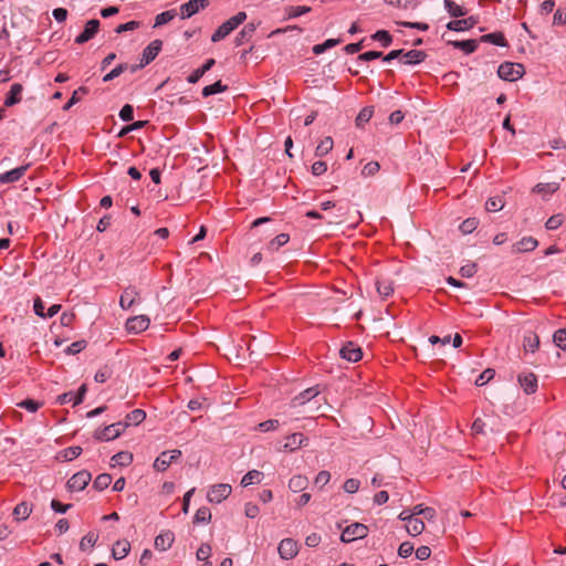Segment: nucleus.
Masks as SVG:
<instances>
[{"instance_id": "b1692460", "label": "nucleus", "mask_w": 566, "mask_h": 566, "mask_svg": "<svg viewBox=\"0 0 566 566\" xmlns=\"http://www.w3.org/2000/svg\"><path fill=\"white\" fill-rule=\"evenodd\" d=\"M476 23L473 17L461 20H453L447 24V28L452 31H464L471 29Z\"/></svg>"}, {"instance_id": "69168bd1", "label": "nucleus", "mask_w": 566, "mask_h": 566, "mask_svg": "<svg viewBox=\"0 0 566 566\" xmlns=\"http://www.w3.org/2000/svg\"><path fill=\"white\" fill-rule=\"evenodd\" d=\"M18 406L30 411V412H35L40 408L41 403L33 399H25V400L21 401L20 403H18Z\"/></svg>"}, {"instance_id": "a19ab883", "label": "nucleus", "mask_w": 566, "mask_h": 566, "mask_svg": "<svg viewBox=\"0 0 566 566\" xmlns=\"http://www.w3.org/2000/svg\"><path fill=\"white\" fill-rule=\"evenodd\" d=\"M30 513H31V507L25 502L18 504L13 510V516L18 521L27 520L29 517Z\"/></svg>"}, {"instance_id": "1a4fd4ad", "label": "nucleus", "mask_w": 566, "mask_h": 566, "mask_svg": "<svg viewBox=\"0 0 566 566\" xmlns=\"http://www.w3.org/2000/svg\"><path fill=\"white\" fill-rule=\"evenodd\" d=\"M209 0H190L180 7L181 19H188L209 6Z\"/></svg>"}, {"instance_id": "774afa93", "label": "nucleus", "mask_w": 566, "mask_h": 566, "mask_svg": "<svg viewBox=\"0 0 566 566\" xmlns=\"http://www.w3.org/2000/svg\"><path fill=\"white\" fill-rule=\"evenodd\" d=\"M413 552V544L410 542H403L398 548V555L402 558L410 556Z\"/></svg>"}, {"instance_id": "20e7f679", "label": "nucleus", "mask_w": 566, "mask_h": 566, "mask_svg": "<svg viewBox=\"0 0 566 566\" xmlns=\"http://www.w3.org/2000/svg\"><path fill=\"white\" fill-rule=\"evenodd\" d=\"M368 534V527L361 523L348 525L342 533L340 539L344 543H350L356 539L365 538Z\"/></svg>"}, {"instance_id": "5fc2aeb1", "label": "nucleus", "mask_w": 566, "mask_h": 566, "mask_svg": "<svg viewBox=\"0 0 566 566\" xmlns=\"http://www.w3.org/2000/svg\"><path fill=\"white\" fill-rule=\"evenodd\" d=\"M126 70H128V64L122 63L118 64L115 69H113L109 73H107L104 77V82H109L116 77H118L122 73H124Z\"/></svg>"}, {"instance_id": "473e14b6", "label": "nucleus", "mask_w": 566, "mask_h": 566, "mask_svg": "<svg viewBox=\"0 0 566 566\" xmlns=\"http://www.w3.org/2000/svg\"><path fill=\"white\" fill-rule=\"evenodd\" d=\"M129 547H130V545L126 541H118V542H116L114 547H113V556L116 559H123L124 557L127 556V554L129 552Z\"/></svg>"}, {"instance_id": "0e129e2a", "label": "nucleus", "mask_w": 566, "mask_h": 566, "mask_svg": "<svg viewBox=\"0 0 566 566\" xmlns=\"http://www.w3.org/2000/svg\"><path fill=\"white\" fill-rule=\"evenodd\" d=\"M279 427H280V422L276 419H270V420L259 423V430L262 432L276 430Z\"/></svg>"}, {"instance_id": "0eeeda50", "label": "nucleus", "mask_w": 566, "mask_h": 566, "mask_svg": "<svg viewBox=\"0 0 566 566\" xmlns=\"http://www.w3.org/2000/svg\"><path fill=\"white\" fill-rule=\"evenodd\" d=\"M231 485L227 483L212 485L207 494V499L211 503H220L231 494Z\"/></svg>"}, {"instance_id": "a211bd4d", "label": "nucleus", "mask_w": 566, "mask_h": 566, "mask_svg": "<svg viewBox=\"0 0 566 566\" xmlns=\"http://www.w3.org/2000/svg\"><path fill=\"white\" fill-rule=\"evenodd\" d=\"M28 168H29V165L20 166L18 168L9 170L4 174H1L0 182L1 184H12V182L20 180L24 176Z\"/></svg>"}, {"instance_id": "4c0bfd02", "label": "nucleus", "mask_w": 566, "mask_h": 566, "mask_svg": "<svg viewBox=\"0 0 566 566\" xmlns=\"http://www.w3.org/2000/svg\"><path fill=\"white\" fill-rule=\"evenodd\" d=\"M481 41L490 42L499 46H506L507 42L501 32L489 33L481 36Z\"/></svg>"}, {"instance_id": "6e6552de", "label": "nucleus", "mask_w": 566, "mask_h": 566, "mask_svg": "<svg viewBox=\"0 0 566 566\" xmlns=\"http://www.w3.org/2000/svg\"><path fill=\"white\" fill-rule=\"evenodd\" d=\"M91 479L92 475L88 471H80L73 474L72 478L67 481V488L73 492H80L85 489Z\"/></svg>"}, {"instance_id": "412c9836", "label": "nucleus", "mask_w": 566, "mask_h": 566, "mask_svg": "<svg viewBox=\"0 0 566 566\" xmlns=\"http://www.w3.org/2000/svg\"><path fill=\"white\" fill-rule=\"evenodd\" d=\"M538 245V242L533 237L522 238L518 242L513 245L514 253H522L533 251Z\"/></svg>"}, {"instance_id": "13d9d810", "label": "nucleus", "mask_w": 566, "mask_h": 566, "mask_svg": "<svg viewBox=\"0 0 566 566\" xmlns=\"http://www.w3.org/2000/svg\"><path fill=\"white\" fill-rule=\"evenodd\" d=\"M495 375V370L488 368L485 369L475 380L476 386H483L488 384Z\"/></svg>"}, {"instance_id": "37998d69", "label": "nucleus", "mask_w": 566, "mask_h": 566, "mask_svg": "<svg viewBox=\"0 0 566 566\" xmlns=\"http://www.w3.org/2000/svg\"><path fill=\"white\" fill-rule=\"evenodd\" d=\"M504 200L502 197L489 198L485 202V209L489 212L500 211L504 207Z\"/></svg>"}, {"instance_id": "de8ad7c7", "label": "nucleus", "mask_w": 566, "mask_h": 566, "mask_svg": "<svg viewBox=\"0 0 566 566\" xmlns=\"http://www.w3.org/2000/svg\"><path fill=\"white\" fill-rule=\"evenodd\" d=\"M87 93V88L84 86L75 90L69 99V102L64 105L63 109L69 111L74 104L81 101V97Z\"/></svg>"}, {"instance_id": "cd10ccee", "label": "nucleus", "mask_w": 566, "mask_h": 566, "mask_svg": "<svg viewBox=\"0 0 566 566\" xmlns=\"http://www.w3.org/2000/svg\"><path fill=\"white\" fill-rule=\"evenodd\" d=\"M216 61L213 59H209L206 61V63L195 70L189 76H188V82L191 83V84H195L197 83L205 74L206 72H208L213 65H214Z\"/></svg>"}, {"instance_id": "ddd939ff", "label": "nucleus", "mask_w": 566, "mask_h": 566, "mask_svg": "<svg viewBox=\"0 0 566 566\" xmlns=\"http://www.w3.org/2000/svg\"><path fill=\"white\" fill-rule=\"evenodd\" d=\"M99 28V21L92 19L86 22L84 31L75 39V43L83 44L95 36Z\"/></svg>"}, {"instance_id": "6e6d98bb", "label": "nucleus", "mask_w": 566, "mask_h": 566, "mask_svg": "<svg viewBox=\"0 0 566 566\" xmlns=\"http://www.w3.org/2000/svg\"><path fill=\"white\" fill-rule=\"evenodd\" d=\"M553 340L555 345L562 349H566V329L560 328L556 331L553 335Z\"/></svg>"}, {"instance_id": "e2e57ef3", "label": "nucleus", "mask_w": 566, "mask_h": 566, "mask_svg": "<svg viewBox=\"0 0 566 566\" xmlns=\"http://www.w3.org/2000/svg\"><path fill=\"white\" fill-rule=\"evenodd\" d=\"M564 221V218L562 214H555V216H552L547 221H546V224L545 227L548 229V230H556L557 228H559L562 226Z\"/></svg>"}, {"instance_id": "58836bf2", "label": "nucleus", "mask_w": 566, "mask_h": 566, "mask_svg": "<svg viewBox=\"0 0 566 566\" xmlns=\"http://www.w3.org/2000/svg\"><path fill=\"white\" fill-rule=\"evenodd\" d=\"M262 475V472L258 470H251L242 478L241 485L245 488L254 483H260Z\"/></svg>"}, {"instance_id": "bf43d9fd", "label": "nucleus", "mask_w": 566, "mask_h": 566, "mask_svg": "<svg viewBox=\"0 0 566 566\" xmlns=\"http://www.w3.org/2000/svg\"><path fill=\"white\" fill-rule=\"evenodd\" d=\"M478 223L479 221L475 218H469L461 223L460 230L463 233H471L476 229Z\"/></svg>"}, {"instance_id": "680f3d73", "label": "nucleus", "mask_w": 566, "mask_h": 566, "mask_svg": "<svg viewBox=\"0 0 566 566\" xmlns=\"http://www.w3.org/2000/svg\"><path fill=\"white\" fill-rule=\"evenodd\" d=\"M478 271V265L473 262L464 264L460 269V274L463 277H472Z\"/></svg>"}, {"instance_id": "ea45409f", "label": "nucleus", "mask_w": 566, "mask_h": 566, "mask_svg": "<svg viewBox=\"0 0 566 566\" xmlns=\"http://www.w3.org/2000/svg\"><path fill=\"white\" fill-rule=\"evenodd\" d=\"M340 42H342L340 39H328L324 43L314 45L312 50H313L314 54L319 55V54L324 53L326 50L336 46Z\"/></svg>"}, {"instance_id": "c85d7f7f", "label": "nucleus", "mask_w": 566, "mask_h": 566, "mask_svg": "<svg viewBox=\"0 0 566 566\" xmlns=\"http://www.w3.org/2000/svg\"><path fill=\"white\" fill-rule=\"evenodd\" d=\"M133 462V454L128 451H122L116 453L111 459V465L115 467H127Z\"/></svg>"}, {"instance_id": "052dcab7", "label": "nucleus", "mask_w": 566, "mask_h": 566, "mask_svg": "<svg viewBox=\"0 0 566 566\" xmlns=\"http://www.w3.org/2000/svg\"><path fill=\"white\" fill-rule=\"evenodd\" d=\"M379 169L380 166L377 161H369L364 166L361 174L366 177L374 176L379 171Z\"/></svg>"}, {"instance_id": "aec40b11", "label": "nucleus", "mask_w": 566, "mask_h": 566, "mask_svg": "<svg viewBox=\"0 0 566 566\" xmlns=\"http://www.w3.org/2000/svg\"><path fill=\"white\" fill-rule=\"evenodd\" d=\"M426 56V52L421 50L403 51L401 63L406 65H416L424 61Z\"/></svg>"}, {"instance_id": "f257e3e1", "label": "nucleus", "mask_w": 566, "mask_h": 566, "mask_svg": "<svg viewBox=\"0 0 566 566\" xmlns=\"http://www.w3.org/2000/svg\"><path fill=\"white\" fill-rule=\"evenodd\" d=\"M247 19V13L241 11L235 15L223 22L212 34L211 41L219 42L228 36L234 29H237Z\"/></svg>"}, {"instance_id": "338daca9", "label": "nucleus", "mask_w": 566, "mask_h": 566, "mask_svg": "<svg viewBox=\"0 0 566 566\" xmlns=\"http://www.w3.org/2000/svg\"><path fill=\"white\" fill-rule=\"evenodd\" d=\"M119 117L124 122H129L133 119L134 117V108L130 104H125L120 112H119Z\"/></svg>"}, {"instance_id": "7ed1b4c3", "label": "nucleus", "mask_w": 566, "mask_h": 566, "mask_svg": "<svg viewBox=\"0 0 566 566\" xmlns=\"http://www.w3.org/2000/svg\"><path fill=\"white\" fill-rule=\"evenodd\" d=\"M126 428L127 423H123L122 421L112 423L104 429L96 430L94 438L99 441H111L118 438Z\"/></svg>"}, {"instance_id": "6ab92c4d", "label": "nucleus", "mask_w": 566, "mask_h": 566, "mask_svg": "<svg viewBox=\"0 0 566 566\" xmlns=\"http://www.w3.org/2000/svg\"><path fill=\"white\" fill-rule=\"evenodd\" d=\"M138 295H139V293L135 287H133V286L126 287L119 297L120 307L123 310L130 308L134 305Z\"/></svg>"}, {"instance_id": "c9c22d12", "label": "nucleus", "mask_w": 566, "mask_h": 566, "mask_svg": "<svg viewBox=\"0 0 566 566\" xmlns=\"http://www.w3.org/2000/svg\"><path fill=\"white\" fill-rule=\"evenodd\" d=\"M290 240V235L287 233H280L273 240H271L268 244V250L271 252L277 251L281 247L285 245Z\"/></svg>"}, {"instance_id": "49530a36", "label": "nucleus", "mask_w": 566, "mask_h": 566, "mask_svg": "<svg viewBox=\"0 0 566 566\" xmlns=\"http://www.w3.org/2000/svg\"><path fill=\"white\" fill-rule=\"evenodd\" d=\"M311 7L307 6H292L286 8L287 19L297 18L302 14L308 13L311 11Z\"/></svg>"}, {"instance_id": "39448f33", "label": "nucleus", "mask_w": 566, "mask_h": 566, "mask_svg": "<svg viewBox=\"0 0 566 566\" xmlns=\"http://www.w3.org/2000/svg\"><path fill=\"white\" fill-rule=\"evenodd\" d=\"M319 392L318 386L303 390L291 400L290 408L297 409L305 407L307 403H311L313 399L317 398Z\"/></svg>"}, {"instance_id": "f3484780", "label": "nucleus", "mask_w": 566, "mask_h": 566, "mask_svg": "<svg viewBox=\"0 0 566 566\" xmlns=\"http://www.w3.org/2000/svg\"><path fill=\"white\" fill-rule=\"evenodd\" d=\"M163 42L160 40H154L143 51L142 65L149 64L161 50Z\"/></svg>"}, {"instance_id": "f704fd0d", "label": "nucleus", "mask_w": 566, "mask_h": 566, "mask_svg": "<svg viewBox=\"0 0 566 566\" xmlns=\"http://www.w3.org/2000/svg\"><path fill=\"white\" fill-rule=\"evenodd\" d=\"M307 486V479L303 475H294L289 481V488L293 492H301Z\"/></svg>"}, {"instance_id": "72a5a7b5", "label": "nucleus", "mask_w": 566, "mask_h": 566, "mask_svg": "<svg viewBox=\"0 0 566 566\" xmlns=\"http://www.w3.org/2000/svg\"><path fill=\"white\" fill-rule=\"evenodd\" d=\"M145 418H146V412L144 410L134 409L126 416V420L124 423H127V427L132 426V424L137 426L142 421H144Z\"/></svg>"}, {"instance_id": "c03bdc74", "label": "nucleus", "mask_w": 566, "mask_h": 566, "mask_svg": "<svg viewBox=\"0 0 566 566\" xmlns=\"http://www.w3.org/2000/svg\"><path fill=\"white\" fill-rule=\"evenodd\" d=\"M227 88H228V86L223 85L221 83V81H217L216 83L203 87L202 96L208 97L210 95L224 92V91H227Z\"/></svg>"}, {"instance_id": "423d86ee", "label": "nucleus", "mask_w": 566, "mask_h": 566, "mask_svg": "<svg viewBox=\"0 0 566 566\" xmlns=\"http://www.w3.org/2000/svg\"><path fill=\"white\" fill-rule=\"evenodd\" d=\"M181 457L180 450L164 451L155 460L153 467L156 471H166L167 468Z\"/></svg>"}, {"instance_id": "7c9ffc66", "label": "nucleus", "mask_w": 566, "mask_h": 566, "mask_svg": "<svg viewBox=\"0 0 566 566\" xmlns=\"http://www.w3.org/2000/svg\"><path fill=\"white\" fill-rule=\"evenodd\" d=\"M444 8L451 17L460 18L467 14V10L453 0H444Z\"/></svg>"}, {"instance_id": "e433bc0d", "label": "nucleus", "mask_w": 566, "mask_h": 566, "mask_svg": "<svg viewBox=\"0 0 566 566\" xmlns=\"http://www.w3.org/2000/svg\"><path fill=\"white\" fill-rule=\"evenodd\" d=\"M376 286H377V292L384 298L388 297L394 292L392 282L389 280H377Z\"/></svg>"}, {"instance_id": "dca6fc26", "label": "nucleus", "mask_w": 566, "mask_h": 566, "mask_svg": "<svg viewBox=\"0 0 566 566\" xmlns=\"http://www.w3.org/2000/svg\"><path fill=\"white\" fill-rule=\"evenodd\" d=\"M306 443L307 438L303 433L295 432L286 437V442L282 446L280 450L294 451L301 448L302 446H305Z\"/></svg>"}, {"instance_id": "f03ea898", "label": "nucleus", "mask_w": 566, "mask_h": 566, "mask_svg": "<svg viewBox=\"0 0 566 566\" xmlns=\"http://www.w3.org/2000/svg\"><path fill=\"white\" fill-rule=\"evenodd\" d=\"M525 73L523 64L504 62L497 69V74L502 80L514 82L521 78Z\"/></svg>"}, {"instance_id": "2f4dec72", "label": "nucleus", "mask_w": 566, "mask_h": 566, "mask_svg": "<svg viewBox=\"0 0 566 566\" xmlns=\"http://www.w3.org/2000/svg\"><path fill=\"white\" fill-rule=\"evenodd\" d=\"M450 44L455 49L464 51L467 54L473 53L478 48L475 40L451 41Z\"/></svg>"}, {"instance_id": "bb28decb", "label": "nucleus", "mask_w": 566, "mask_h": 566, "mask_svg": "<svg viewBox=\"0 0 566 566\" xmlns=\"http://www.w3.org/2000/svg\"><path fill=\"white\" fill-rule=\"evenodd\" d=\"M22 90H23V87L21 84L14 83L11 86V88L7 95L4 105L9 107V106H13L14 104L19 103L21 101Z\"/></svg>"}, {"instance_id": "09e8293b", "label": "nucleus", "mask_w": 566, "mask_h": 566, "mask_svg": "<svg viewBox=\"0 0 566 566\" xmlns=\"http://www.w3.org/2000/svg\"><path fill=\"white\" fill-rule=\"evenodd\" d=\"M211 520V512L208 507H200L193 516V523H208Z\"/></svg>"}, {"instance_id": "4468645a", "label": "nucleus", "mask_w": 566, "mask_h": 566, "mask_svg": "<svg viewBox=\"0 0 566 566\" xmlns=\"http://www.w3.org/2000/svg\"><path fill=\"white\" fill-rule=\"evenodd\" d=\"M149 318L144 315L135 316L132 318H128L126 322V329L129 333H140L148 328L149 326Z\"/></svg>"}, {"instance_id": "a878e982", "label": "nucleus", "mask_w": 566, "mask_h": 566, "mask_svg": "<svg viewBox=\"0 0 566 566\" xmlns=\"http://www.w3.org/2000/svg\"><path fill=\"white\" fill-rule=\"evenodd\" d=\"M255 30H256V27L254 23L245 24L244 28L235 36V44L242 45L245 42L250 41L251 38L253 36Z\"/></svg>"}, {"instance_id": "2eb2a0df", "label": "nucleus", "mask_w": 566, "mask_h": 566, "mask_svg": "<svg viewBox=\"0 0 566 566\" xmlns=\"http://www.w3.org/2000/svg\"><path fill=\"white\" fill-rule=\"evenodd\" d=\"M86 391H87V387H86L85 384H83L78 388V390H77V392L75 395L73 392H65V394L60 395L57 397V402L60 405H64V403H67L70 401H73V405L77 406V405H80L83 401Z\"/></svg>"}, {"instance_id": "c756f323", "label": "nucleus", "mask_w": 566, "mask_h": 566, "mask_svg": "<svg viewBox=\"0 0 566 566\" xmlns=\"http://www.w3.org/2000/svg\"><path fill=\"white\" fill-rule=\"evenodd\" d=\"M539 338L534 332H527L524 335L523 347L526 352L534 353L538 349Z\"/></svg>"}, {"instance_id": "4d7b16f0", "label": "nucleus", "mask_w": 566, "mask_h": 566, "mask_svg": "<svg viewBox=\"0 0 566 566\" xmlns=\"http://www.w3.org/2000/svg\"><path fill=\"white\" fill-rule=\"evenodd\" d=\"M373 39L374 40H377L379 42H381V44L384 46H389L391 41H392V38L391 35L385 31V30H379L377 31L374 35H373Z\"/></svg>"}, {"instance_id": "a18cd8bd", "label": "nucleus", "mask_w": 566, "mask_h": 566, "mask_svg": "<svg viewBox=\"0 0 566 566\" xmlns=\"http://www.w3.org/2000/svg\"><path fill=\"white\" fill-rule=\"evenodd\" d=\"M112 482V476L111 474L108 473H102L99 475L96 476L94 483H93V486L98 490V491H103L105 490L106 488H108V485L111 484Z\"/></svg>"}, {"instance_id": "79ce46f5", "label": "nucleus", "mask_w": 566, "mask_h": 566, "mask_svg": "<svg viewBox=\"0 0 566 566\" xmlns=\"http://www.w3.org/2000/svg\"><path fill=\"white\" fill-rule=\"evenodd\" d=\"M333 145L332 137H325L316 147L315 155L318 157L327 155L333 149Z\"/></svg>"}, {"instance_id": "4be33fe9", "label": "nucleus", "mask_w": 566, "mask_h": 566, "mask_svg": "<svg viewBox=\"0 0 566 566\" xmlns=\"http://www.w3.org/2000/svg\"><path fill=\"white\" fill-rule=\"evenodd\" d=\"M174 541H175L174 533L170 531H166V532L159 534L155 538V546H156V548H158L160 551H167L168 548L171 547Z\"/></svg>"}, {"instance_id": "864d4df0", "label": "nucleus", "mask_w": 566, "mask_h": 566, "mask_svg": "<svg viewBox=\"0 0 566 566\" xmlns=\"http://www.w3.org/2000/svg\"><path fill=\"white\" fill-rule=\"evenodd\" d=\"M373 113L374 111L370 107L363 108L356 117V125L360 127L364 124L368 123L373 116Z\"/></svg>"}, {"instance_id": "9d476101", "label": "nucleus", "mask_w": 566, "mask_h": 566, "mask_svg": "<svg viewBox=\"0 0 566 566\" xmlns=\"http://www.w3.org/2000/svg\"><path fill=\"white\" fill-rule=\"evenodd\" d=\"M277 552L282 559H286V560L292 559L298 553L297 542H295L292 538H284L280 542Z\"/></svg>"}, {"instance_id": "603ef678", "label": "nucleus", "mask_w": 566, "mask_h": 566, "mask_svg": "<svg viewBox=\"0 0 566 566\" xmlns=\"http://www.w3.org/2000/svg\"><path fill=\"white\" fill-rule=\"evenodd\" d=\"M81 453H82V448L78 447V446H74V447H70V448L64 449L61 452V457L65 461H72V460L76 459Z\"/></svg>"}, {"instance_id": "f8f14e48", "label": "nucleus", "mask_w": 566, "mask_h": 566, "mask_svg": "<svg viewBox=\"0 0 566 566\" xmlns=\"http://www.w3.org/2000/svg\"><path fill=\"white\" fill-rule=\"evenodd\" d=\"M517 381L527 395H532L537 390V377L533 373H521L517 376Z\"/></svg>"}, {"instance_id": "9b49d317", "label": "nucleus", "mask_w": 566, "mask_h": 566, "mask_svg": "<svg viewBox=\"0 0 566 566\" xmlns=\"http://www.w3.org/2000/svg\"><path fill=\"white\" fill-rule=\"evenodd\" d=\"M339 354H340L342 358H344L350 363H356V361L360 360L363 357L361 348L352 342H348L347 344H345L340 348Z\"/></svg>"}, {"instance_id": "393cba45", "label": "nucleus", "mask_w": 566, "mask_h": 566, "mask_svg": "<svg viewBox=\"0 0 566 566\" xmlns=\"http://www.w3.org/2000/svg\"><path fill=\"white\" fill-rule=\"evenodd\" d=\"M424 530V522L421 517H412L410 521H407L406 531L411 536L420 535Z\"/></svg>"}, {"instance_id": "5701e85b", "label": "nucleus", "mask_w": 566, "mask_h": 566, "mask_svg": "<svg viewBox=\"0 0 566 566\" xmlns=\"http://www.w3.org/2000/svg\"><path fill=\"white\" fill-rule=\"evenodd\" d=\"M558 189V182H541L533 188V191L541 195L543 199H547L549 195L556 192Z\"/></svg>"}, {"instance_id": "8fccbe9b", "label": "nucleus", "mask_w": 566, "mask_h": 566, "mask_svg": "<svg viewBox=\"0 0 566 566\" xmlns=\"http://www.w3.org/2000/svg\"><path fill=\"white\" fill-rule=\"evenodd\" d=\"M98 535L94 533H88L85 536L82 537L80 542V548L81 551H87L92 548L95 543L97 542Z\"/></svg>"}, {"instance_id": "3c124183", "label": "nucleus", "mask_w": 566, "mask_h": 566, "mask_svg": "<svg viewBox=\"0 0 566 566\" xmlns=\"http://www.w3.org/2000/svg\"><path fill=\"white\" fill-rule=\"evenodd\" d=\"M175 17H176L175 10H168V11L161 12V13L157 14V17L155 19L154 27L164 25V24L170 22Z\"/></svg>"}]
</instances>
